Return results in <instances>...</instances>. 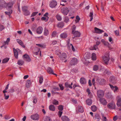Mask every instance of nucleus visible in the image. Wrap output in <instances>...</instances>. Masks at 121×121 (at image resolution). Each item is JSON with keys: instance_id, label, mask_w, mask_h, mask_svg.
<instances>
[{"instance_id": "4c0bfd02", "label": "nucleus", "mask_w": 121, "mask_h": 121, "mask_svg": "<svg viewBox=\"0 0 121 121\" xmlns=\"http://www.w3.org/2000/svg\"><path fill=\"white\" fill-rule=\"evenodd\" d=\"M52 102V104L55 105H57L59 104L58 101L55 99L53 100Z\"/></svg>"}, {"instance_id": "0eeeda50", "label": "nucleus", "mask_w": 121, "mask_h": 121, "mask_svg": "<svg viewBox=\"0 0 121 121\" xmlns=\"http://www.w3.org/2000/svg\"><path fill=\"white\" fill-rule=\"evenodd\" d=\"M57 3L56 1L52 0L50 2L49 6L50 7L53 8L55 7L57 5Z\"/></svg>"}, {"instance_id": "b1692460", "label": "nucleus", "mask_w": 121, "mask_h": 121, "mask_svg": "<svg viewBox=\"0 0 121 121\" xmlns=\"http://www.w3.org/2000/svg\"><path fill=\"white\" fill-rule=\"evenodd\" d=\"M78 110L79 112L81 113L83 112L84 111L82 107L80 105H78Z\"/></svg>"}, {"instance_id": "a18cd8bd", "label": "nucleus", "mask_w": 121, "mask_h": 121, "mask_svg": "<svg viewBox=\"0 0 121 121\" xmlns=\"http://www.w3.org/2000/svg\"><path fill=\"white\" fill-rule=\"evenodd\" d=\"M76 20H75V22L76 23H77L79 22L80 19V18L78 15L77 16L76 18Z\"/></svg>"}, {"instance_id": "a211bd4d", "label": "nucleus", "mask_w": 121, "mask_h": 121, "mask_svg": "<svg viewBox=\"0 0 121 121\" xmlns=\"http://www.w3.org/2000/svg\"><path fill=\"white\" fill-rule=\"evenodd\" d=\"M119 97L120 96L118 95L117 97V98H119L117 103V105L118 107H121V98H119Z\"/></svg>"}, {"instance_id": "6e6552de", "label": "nucleus", "mask_w": 121, "mask_h": 121, "mask_svg": "<svg viewBox=\"0 0 121 121\" xmlns=\"http://www.w3.org/2000/svg\"><path fill=\"white\" fill-rule=\"evenodd\" d=\"M69 10L67 8H65L61 9V12L65 15H67L69 12Z\"/></svg>"}, {"instance_id": "603ef678", "label": "nucleus", "mask_w": 121, "mask_h": 121, "mask_svg": "<svg viewBox=\"0 0 121 121\" xmlns=\"http://www.w3.org/2000/svg\"><path fill=\"white\" fill-rule=\"evenodd\" d=\"M36 45L40 47H41L42 48H44L45 47V46L44 45H41L40 44H36Z\"/></svg>"}, {"instance_id": "9d476101", "label": "nucleus", "mask_w": 121, "mask_h": 121, "mask_svg": "<svg viewBox=\"0 0 121 121\" xmlns=\"http://www.w3.org/2000/svg\"><path fill=\"white\" fill-rule=\"evenodd\" d=\"M97 82L99 84L101 85L105 84L106 83V81L104 79H97L96 80Z\"/></svg>"}, {"instance_id": "4be33fe9", "label": "nucleus", "mask_w": 121, "mask_h": 121, "mask_svg": "<svg viewBox=\"0 0 121 121\" xmlns=\"http://www.w3.org/2000/svg\"><path fill=\"white\" fill-rule=\"evenodd\" d=\"M61 118L62 121H70L69 119L67 117L65 116H62Z\"/></svg>"}, {"instance_id": "aec40b11", "label": "nucleus", "mask_w": 121, "mask_h": 121, "mask_svg": "<svg viewBox=\"0 0 121 121\" xmlns=\"http://www.w3.org/2000/svg\"><path fill=\"white\" fill-rule=\"evenodd\" d=\"M95 32L98 33L100 34L104 32V31L96 27H95Z\"/></svg>"}, {"instance_id": "13d9d810", "label": "nucleus", "mask_w": 121, "mask_h": 121, "mask_svg": "<svg viewBox=\"0 0 121 121\" xmlns=\"http://www.w3.org/2000/svg\"><path fill=\"white\" fill-rule=\"evenodd\" d=\"M4 99H5L7 100L8 99L9 97V95H6V94H4Z\"/></svg>"}, {"instance_id": "f8f14e48", "label": "nucleus", "mask_w": 121, "mask_h": 121, "mask_svg": "<svg viewBox=\"0 0 121 121\" xmlns=\"http://www.w3.org/2000/svg\"><path fill=\"white\" fill-rule=\"evenodd\" d=\"M72 33L75 37H79L81 35L80 32L77 31L73 30L72 31Z\"/></svg>"}, {"instance_id": "9b49d317", "label": "nucleus", "mask_w": 121, "mask_h": 121, "mask_svg": "<svg viewBox=\"0 0 121 121\" xmlns=\"http://www.w3.org/2000/svg\"><path fill=\"white\" fill-rule=\"evenodd\" d=\"M23 58L28 62H30L31 61V59L29 56L27 54H25L23 55Z\"/></svg>"}, {"instance_id": "a19ab883", "label": "nucleus", "mask_w": 121, "mask_h": 121, "mask_svg": "<svg viewBox=\"0 0 121 121\" xmlns=\"http://www.w3.org/2000/svg\"><path fill=\"white\" fill-rule=\"evenodd\" d=\"M10 39L9 38H7L6 41H5L3 43L4 45H5L6 44H8V43L9 42Z\"/></svg>"}, {"instance_id": "6e6d98bb", "label": "nucleus", "mask_w": 121, "mask_h": 121, "mask_svg": "<svg viewBox=\"0 0 121 121\" xmlns=\"http://www.w3.org/2000/svg\"><path fill=\"white\" fill-rule=\"evenodd\" d=\"M69 19L67 17H65L64 19V22L66 23H67L69 22Z\"/></svg>"}, {"instance_id": "20e7f679", "label": "nucleus", "mask_w": 121, "mask_h": 121, "mask_svg": "<svg viewBox=\"0 0 121 121\" xmlns=\"http://www.w3.org/2000/svg\"><path fill=\"white\" fill-rule=\"evenodd\" d=\"M97 94L99 97L100 98L103 96L104 94V92L102 90H98L97 91Z\"/></svg>"}, {"instance_id": "09e8293b", "label": "nucleus", "mask_w": 121, "mask_h": 121, "mask_svg": "<svg viewBox=\"0 0 121 121\" xmlns=\"http://www.w3.org/2000/svg\"><path fill=\"white\" fill-rule=\"evenodd\" d=\"M28 10V8L26 6H24L22 8V11L24 12L27 10Z\"/></svg>"}, {"instance_id": "6ab92c4d", "label": "nucleus", "mask_w": 121, "mask_h": 121, "mask_svg": "<svg viewBox=\"0 0 121 121\" xmlns=\"http://www.w3.org/2000/svg\"><path fill=\"white\" fill-rule=\"evenodd\" d=\"M109 85L110 86L111 88L112 89L114 92L116 91H117L118 90V88L116 86H114L110 84Z\"/></svg>"}, {"instance_id": "49530a36", "label": "nucleus", "mask_w": 121, "mask_h": 121, "mask_svg": "<svg viewBox=\"0 0 121 121\" xmlns=\"http://www.w3.org/2000/svg\"><path fill=\"white\" fill-rule=\"evenodd\" d=\"M44 121H52L50 118L46 116L45 117Z\"/></svg>"}, {"instance_id": "bf43d9fd", "label": "nucleus", "mask_w": 121, "mask_h": 121, "mask_svg": "<svg viewBox=\"0 0 121 121\" xmlns=\"http://www.w3.org/2000/svg\"><path fill=\"white\" fill-rule=\"evenodd\" d=\"M63 112L62 111H59L58 112V115L60 117L62 115Z\"/></svg>"}, {"instance_id": "4468645a", "label": "nucleus", "mask_w": 121, "mask_h": 121, "mask_svg": "<svg viewBox=\"0 0 121 121\" xmlns=\"http://www.w3.org/2000/svg\"><path fill=\"white\" fill-rule=\"evenodd\" d=\"M103 59L104 63L106 64H107L110 59L109 56L108 55L104 56L103 57Z\"/></svg>"}, {"instance_id": "79ce46f5", "label": "nucleus", "mask_w": 121, "mask_h": 121, "mask_svg": "<svg viewBox=\"0 0 121 121\" xmlns=\"http://www.w3.org/2000/svg\"><path fill=\"white\" fill-rule=\"evenodd\" d=\"M25 16H27L30 14V13L28 10L23 12Z\"/></svg>"}, {"instance_id": "de8ad7c7", "label": "nucleus", "mask_w": 121, "mask_h": 121, "mask_svg": "<svg viewBox=\"0 0 121 121\" xmlns=\"http://www.w3.org/2000/svg\"><path fill=\"white\" fill-rule=\"evenodd\" d=\"M9 60V59L8 58H6L3 60L2 62L3 63H5L8 62Z\"/></svg>"}, {"instance_id": "7ed1b4c3", "label": "nucleus", "mask_w": 121, "mask_h": 121, "mask_svg": "<svg viewBox=\"0 0 121 121\" xmlns=\"http://www.w3.org/2000/svg\"><path fill=\"white\" fill-rule=\"evenodd\" d=\"M78 62V60L76 58H72L71 60L70 64L71 65H73L76 64Z\"/></svg>"}, {"instance_id": "8fccbe9b", "label": "nucleus", "mask_w": 121, "mask_h": 121, "mask_svg": "<svg viewBox=\"0 0 121 121\" xmlns=\"http://www.w3.org/2000/svg\"><path fill=\"white\" fill-rule=\"evenodd\" d=\"M43 78L42 76H41L39 77V82L40 84H42L43 81Z\"/></svg>"}, {"instance_id": "4d7b16f0", "label": "nucleus", "mask_w": 121, "mask_h": 121, "mask_svg": "<svg viewBox=\"0 0 121 121\" xmlns=\"http://www.w3.org/2000/svg\"><path fill=\"white\" fill-rule=\"evenodd\" d=\"M115 34L117 36H119V30H116L114 31Z\"/></svg>"}, {"instance_id": "ddd939ff", "label": "nucleus", "mask_w": 121, "mask_h": 121, "mask_svg": "<svg viewBox=\"0 0 121 121\" xmlns=\"http://www.w3.org/2000/svg\"><path fill=\"white\" fill-rule=\"evenodd\" d=\"M47 71L48 73L49 74H52L57 76V74L53 72V71L52 69L49 67L47 68Z\"/></svg>"}, {"instance_id": "2eb2a0df", "label": "nucleus", "mask_w": 121, "mask_h": 121, "mask_svg": "<svg viewBox=\"0 0 121 121\" xmlns=\"http://www.w3.org/2000/svg\"><path fill=\"white\" fill-rule=\"evenodd\" d=\"M43 30L42 27L40 26L38 27L36 30V32L38 34H40L42 33Z\"/></svg>"}, {"instance_id": "0e129e2a", "label": "nucleus", "mask_w": 121, "mask_h": 121, "mask_svg": "<svg viewBox=\"0 0 121 121\" xmlns=\"http://www.w3.org/2000/svg\"><path fill=\"white\" fill-rule=\"evenodd\" d=\"M59 86L60 88V89L61 90H63L64 89V87L62 86V84H59Z\"/></svg>"}, {"instance_id": "412c9836", "label": "nucleus", "mask_w": 121, "mask_h": 121, "mask_svg": "<svg viewBox=\"0 0 121 121\" xmlns=\"http://www.w3.org/2000/svg\"><path fill=\"white\" fill-rule=\"evenodd\" d=\"M13 6V4L12 3H8L7 4L6 8L7 10L11 9V8Z\"/></svg>"}, {"instance_id": "774afa93", "label": "nucleus", "mask_w": 121, "mask_h": 121, "mask_svg": "<svg viewBox=\"0 0 121 121\" xmlns=\"http://www.w3.org/2000/svg\"><path fill=\"white\" fill-rule=\"evenodd\" d=\"M37 102V99L36 98L35 99H34L33 100V103H34L36 104Z\"/></svg>"}, {"instance_id": "f3484780", "label": "nucleus", "mask_w": 121, "mask_h": 121, "mask_svg": "<svg viewBox=\"0 0 121 121\" xmlns=\"http://www.w3.org/2000/svg\"><path fill=\"white\" fill-rule=\"evenodd\" d=\"M6 5V4L4 0H0V7H4Z\"/></svg>"}, {"instance_id": "1a4fd4ad", "label": "nucleus", "mask_w": 121, "mask_h": 121, "mask_svg": "<svg viewBox=\"0 0 121 121\" xmlns=\"http://www.w3.org/2000/svg\"><path fill=\"white\" fill-rule=\"evenodd\" d=\"M13 50L14 56L17 59L18 58V52H21V51L18 48L15 49L14 48H13Z\"/></svg>"}, {"instance_id": "5701e85b", "label": "nucleus", "mask_w": 121, "mask_h": 121, "mask_svg": "<svg viewBox=\"0 0 121 121\" xmlns=\"http://www.w3.org/2000/svg\"><path fill=\"white\" fill-rule=\"evenodd\" d=\"M17 42L23 48H25V45H24L23 42L21 40L19 39H17Z\"/></svg>"}, {"instance_id": "f257e3e1", "label": "nucleus", "mask_w": 121, "mask_h": 121, "mask_svg": "<svg viewBox=\"0 0 121 121\" xmlns=\"http://www.w3.org/2000/svg\"><path fill=\"white\" fill-rule=\"evenodd\" d=\"M107 106V107L110 109H114L116 108L115 104L113 101L111 102L108 103Z\"/></svg>"}, {"instance_id": "052dcab7", "label": "nucleus", "mask_w": 121, "mask_h": 121, "mask_svg": "<svg viewBox=\"0 0 121 121\" xmlns=\"http://www.w3.org/2000/svg\"><path fill=\"white\" fill-rule=\"evenodd\" d=\"M38 12H34L31 14V17H34L38 13Z\"/></svg>"}, {"instance_id": "2f4dec72", "label": "nucleus", "mask_w": 121, "mask_h": 121, "mask_svg": "<svg viewBox=\"0 0 121 121\" xmlns=\"http://www.w3.org/2000/svg\"><path fill=\"white\" fill-rule=\"evenodd\" d=\"M64 26V23L63 22L59 23L57 24V26L59 28H62Z\"/></svg>"}, {"instance_id": "f03ea898", "label": "nucleus", "mask_w": 121, "mask_h": 121, "mask_svg": "<svg viewBox=\"0 0 121 121\" xmlns=\"http://www.w3.org/2000/svg\"><path fill=\"white\" fill-rule=\"evenodd\" d=\"M56 54L59 57L60 59L62 60L65 59L67 57V55L65 53H59V54L56 53Z\"/></svg>"}, {"instance_id": "c9c22d12", "label": "nucleus", "mask_w": 121, "mask_h": 121, "mask_svg": "<svg viewBox=\"0 0 121 121\" xmlns=\"http://www.w3.org/2000/svg\"><path fill=\"white\" fill-rule=\"evenodd\" d=\"M9 11L8 12H5V13L7 15L9 16H10L11 14L12 13V10L11 9H9L8 10Z\"/></svg>"}, {"instance_id": "864d4df0", "label": "nucleus", "mask_w": 121, "mask_h": 121, "mask_svg": "<svg viewBox=\"0 0 121 121\" xmlns=\"http://www.w3.org/2000/svg\"><path fill=\"white\" fill-rule=\"evenodd\" d=\"M56 32L55 31H53L52 34V37H55L56 35Z\"/></svg>"}, {"instance_id": "a878e982", "label": "nucleus", "mask_w": 121, "mask_h": 121, "mask_svg": "<svg viewBox=\"0 0 121 121\" xmlns=\"http://www.w3.org/2000/svg\"><path fill=\"white\" fill-rule=\"evenodd\" d=\"M49 109L51 111H54L55 110V107L54 105H51L49 106Z\"/></svg>"}, {"instance_id": "393cba45", "label": "nucleus", "mask_w": 121, "mask_h": 121, "mask_svg": "<svg viewBox=\"0 0 121 121\" xmlns=\"http://www.w3.org/2000/svg\"><path fill=\"white\" fill-rule=\"evenodd\" d=\"M110 82L112 83H115L116 82V80L114 77H111L110 80Z\"/></svg>"}, {"instance_id": "37998d69", "label": "nucleus", "mask_w": 121, "mask_h": 121, "mask_svg": "<svg viewBox=\"0 0 121 121\" xmlns=\"http://www.w3.org/2000/svg\"><path fill=\"white\" fill-rule=\"evenodd\" d=\"M99 66L97 65H95L93 66V69L94 71H97L99 69Z\"/></svg>"}, {"instance_id": "680f3d73", "label": "nucleus", "mask_w": 121, "mask_h": 121, "mask_svg": "<svg viewBox=\"0 0 121 121\" xmlns=\"http://www.w3.org/2000/svg\"><path fill=\"white\" fill-rule=\"evenodd\" d=\"M4 28V26L0 25V31H2Z\"/></svg>"}, {"instance_id": "ea45409f", "label": "nucleus", "mask_w": 121, "mask_h": 121, "mask_svg": "<svg viewBox=\"0 0 121 121\" xmlns=\"http://www.w3.org/2000/svg\"><path fill=\"white\" fill-rule=\"evenodd\" d=\"M91 108L93 112H95L96 111L97 109L95 105H93L91 106Z\"/></svg>"}, {"instance_id": "72a5a7b5", "label": "nucleus", "mask_w": 121, "mask_h": 121, "mask_svg": "<svg viewBox=\"0 0 121 121\" xmlns=\"http://www.w3.org/2000/svg\"><path fill=\"white\" fill-rule=\"evenodd\" d=\"M92 59L93 60H95L96 59V56L95 54L94 53H93L92 54L91 56Z\"/></svg>"}, {"instance_id": "e2e57ef3", "label": "nucleus", "mask_w": 121, "mask_h": 121, "mask_svg": "<svg viewBox=\"0 0 121 121\" xmlns=\"http://www.w3.org/2000/svg\"><path fill=\"white\" fill-rule=\"evenodd\" d=\"M118 118L117 116H115L113 117V120L114 121H116Z\"/></svg>"}, {"instance_id": "69168bd1", "label": "nucleus", "mask_w": 121, "mask_h": 121, "mask_svg": "<svg viewBox=\"0 0 121 121\" xmlns=\"http://www.w3.org/2000/svg\"><path fill=\"white\" fill-rule=\"evenodd\" d=\"M97 48V45H95L94 46L93 48L92 49H91V50H96V49Z\"/></svg>"}, {"instance_id": "cd10ccee", "label": "nucleus", "mask_w": 121, "mask_h": 121, "mask_svg": "<svg viewBox=\"0 0 121 121\" xmlns=\"http://www.w3.org/2000/svg\"><path fill=\"white\" fill-rule=\"evenodd\" d=\"M31 84L30 80H28L27 81L26 83V87L28 88Z\"/></svg>"}, {"instance_id": "c03bdc74", "label": "nucleus", "mask_w": 121, "mask_h": 121, "mask_svg": "<svg viewBox=\"0 0 121 121\" xmlns=\"http://www.w3.org/2000/svg\"><path fill=\"white\" fill-rule=\"evenodd\" d=\"M56 17L57 20L60 21L62 20V18L60 15L57 14L56 16Z\"/></svg>"}, {"instance_id": "3c124183", "label": "nucleus", "mask_w": 121, "mask_h": 121, "mask_svg": "<svg viewBox=\"0 0 121 121\" xmlns=\"http://www.w3.org/2000/svg\"><path fill=\"white\" fill-rule=\"evenodd\" d=\"M93 12H91L90 13L89 15V16L90 17V21H92L93 19Z\"/></svg>"}, {"instance_id": "e433bc0d", "label": "nucleus", "mask_w": 121, "mask_h": 121, "mask_svg": "<svg viewBox=\"0 0 121 121\" xmlns=\"http://www.w3.org/2000/svg\"><path fill=\"white\" fill-rule=\"evenodd\" d=\"M49 18V17H41V20L42 21H44L45 22H47Z\"/></svg>"}, {"instance_id": "39448f33", "label": "nucleus", "mask_w": 121, "mask_h": 121, "mask_svg": "<svg viewBox=\"0 0 121 121\" xmlns=\"http://www.w3.org/2000/svg\"><path fill=\"white\" fill-rule=\"evenodd\" d=\"M30 118L33 120H39V116L38 114L36 113L31 115L30 116Z\"/></svg>"}, {"instance_id": "c756f323", "label": "nucleus", "mask_w": 121, "mask_h": 121, "mask_svg": "<svg viewBox=\"0 0 121 121\" xmlns=\"http://www.w3.org/2000/svg\"><path fill=\"white\" fill-rule=\"evenodd\" d=\"M24 62L23 60H18L17 64L19 65H22L24 64Z\"/></svg>"}, {"instance_id": "338daca9", "label": "nucleus", "mask_w": 121, "mask_h": 121, "mask_svg": "<svg viewBox=\"0 0 121 121\" xmlns=\"http://www.w3.org/2000/svg\"><path fill=\"white\" fill-rule=\"evenodd\" d=\"M57 42L56 41H52V44L53 45H55L57 44Z\"/></svg>"}, {"instance_id": "5fc2aeb1", "label": "nucleus", "mask_w": 121, "mask_h": 121, "mask_svg": "<svg viewBox=\"0 0 121 121\" xmlns=\"http://www.w3.org/2000/svg\"><path fill=\"white\" fill-rule=\"evenodd\" d=\"M58 109L60 111H62L63 109V106L62 105H60L58 107Z\"/></svg>"}, {"instance_id": "423d86ee", "label": "nucleus", "mask_w": 121, "mask_h": 121, "mask_svg": "<svg viewBox=\"0 0 121 121\" xmlns=\"http://www.w3.org/2000/svg\"><path fill=\"white\" fill-rule=\"evenodd\" d=\"M101 42L105 46L108 47L110 49H112L111 45L108 42L105 41L104 39H102Z\"/></svg>"}, {"instance_id": "c85d7f7f", "label": "nucleus", "mask_w": 121, "mask_h": 121, "mask_svg": "<svg viewBox=\"0 0 121 121\" xmlns=\"http://www.w3.org/2000/svg\"><path fill=\"white\" fill-rule=\"evenodd\" d=\"M67 34L65 33H64L61 34L60 35V37L61 38H65L67 37Z\"/></svg>"}, {"instance_id": "473e14b6", "label": "nucleus", "mask_w": 121, "mask_h": 121, "mask_svg": "<svg viewBox=\"0 0 121 121\" xmlns=\"http://www.w3.org/2000/svg\"><path fill=\"white\" fill-rule=\"evenodd\" d=\"M87 104L89 105H91L92 103V100L91 99H88L86 101Z\"/></svg>"}, {"instance_id": "7c9ffc66", "label": "nucleus", "mask_w": 121, "mask_h": 121, "mask_svg": "<svg viewBox=\"0 0 121 121\" xmlns=\"http://www.w3.org/2000/svg\"><path fill=\"white\" fill-rule=\"evenodd\" d=\"M49 34V31L47 29L45 28L44 31V35L45 36L48 35Z\"/></svg>"}, {"instance_id": "f704fd0d", "label": "nucleus", "mask_w": 121, "mask_h": 121, "mask_svg": "<svg viewBox=\"0 0 121 121\" xmlns=\"http://www.w3.org/2000/svg\"><path fill=\"white\" fill-rule=\"evenodd\" d=\"M102 116V121H108L106 117L104 116V114L103 113H101Z\"/></svg>"}, {"instance_id": "dca6fc26", "label": "nucleus", "mask_w": 121, "mask_h": 121, "mask_svg": "<svg viewBox=\"0 0 121 121\" xmlns=\"http://www.w3.org/2000/svg\"><path fill=\"white\" fill-rule=\"evenodd\" d=\"M100 101L101 104L103 105H106L107 104V102L104 98H101L99 99Z\"/></svg>"}, {"instance_id": "58836bf2", "label": "nucleus", "mask_w": 121, "mask_h": 121, "mask_svg": "<svg viewBox=\"0 0 121 121\" xmlns=\"http://www.w3.org/2000/svg\"><path fill=\"white\" fill-rule=\"evenodd\" d=\"M65 86L66 87H69L70 89H72V86L68 82H66L65 83Z\"/></svg>"}, {"instance_id": "bb28decb", "label": "nucleus", "mask_w": 121, "mask_h": 121, "mask_svg": "<svg viewBox=\"0 0 121 121\" xmlns=\"http://www.w3.org/2000/svg\"><path fill=\"white\" fill-rule=\"evenodd\" d=\"M80 82L82 84H85L86 83V81L84 78H82L80 80Z\"/></svg>"}]
</instances>
